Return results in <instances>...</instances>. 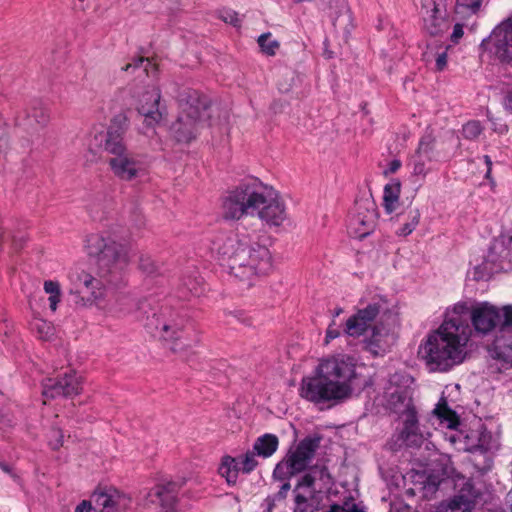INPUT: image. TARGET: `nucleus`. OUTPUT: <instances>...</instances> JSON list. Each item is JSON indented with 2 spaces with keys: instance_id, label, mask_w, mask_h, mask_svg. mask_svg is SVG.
I'll return each instance as SVG.
<instances>
[{
  "instance_id": "obj_1",
  "label": "nucleus",
  "mask_w": 512,
  "mask_h": 512,
  "mask_svg": "<svg viewBox=\"0 0 512 512\" xmlns=\"http://www.w3.org/2000/svg\"><path fill=\"white\" fill-rule=\"evenodd\" d=\"M86 249L97 259V277L84 270L71 273L69 278L74 288L70 294L78 308L95 307L102 312L106 305V284L117 285L123 280L132 248L108 233H96L87 237Z\"/></svg>"
},
{
  "instance_id": "obj_2",
  "label": "nucleus",
  "mask_w": 512,
  "mask_h": 512,
  "mask_svg": "<svg viewBox=\"0 0 512 512\" xmlns=\"http://www.w3.org/2000/svg\"><path fill=\"white\" fill-rule=\"evenodd\" d=\"M365 385L353 357L338 354L323 358L301 379L299 395L315 405L334 406L350 398L357 386Z\"/></svg>"
},
{
  "instance_id": "obj_3",
  "label": "nucleus",
  "mask_w": 512,
  "mask_h": 512,
  "mask_svg": "<svg viewBox=\"0 0 512 512\" xmlns=\"http://www.w3.org/2000/svg\"><path fill=\"white\" fill-rule=\"evenodd\" d=\"M212 251L228 274L246 287L253 286L274 268L272 253L259 237L231 233L213 242Z\"/></svg>"
},
{
  "instance_id": "obj_4",
  "label": "nucleus",
  "mask_w": 512,
  "mask_h": 512,
  "mask_svg": "<svg viewBox=\"0 0 512 512\" xmlns=\"http://www.w3.org/2000/svg\"><path fill=\"white\" fill-rule=\"evenodd\" d=\"M221 210L227 220L251 216L270 227H278L286 219V207L280 193L257 179L228 191L222 198Z\"/></svg>"
},
{
  "instance_id": "obj_5",
  "label": "nucleus",
  "mask_w": 512,
  "mask_h": 512,
  "mask_svg": "<svg viewBox=\"0 0 512 512\" xmlns=\"http://www.w3.org/2000/svg\"><path fill=\"white\" fill-rule=\"evenodd\" d=\"M471 334L461 316H451L426 337L419 354L430 371L446 372L465 360Z\"/></svg>"
},
{
  "instance_id": "obj_6",
  "label": "nucleus",
  "mask_w": 512,
  "mask_h": 512,
  "mask_svg": "<svg viewBox=\"0 0 512 512\" xmlns=\"http://www.w3.org/2000/svg\"><path fill=\"white\" fill-rule=\"evenodd\" d=\"M178 102L180 112L171 126V133L178 142L188 143L206 125H214L213 121L207 123L212 117L209 100L197 90L183 88L178 95Z\"/></svg>"
},
{
  "instance_id": "obj_7",
  "label": "nucleus",
  "mask_w": 512,
  "mask_h": 512,
  "mask_svg": "<svg viewBox=\"0 0 512 512\" xmlns=\"http://www.w3.org/2000/svg\"><path fill=\"white\" fill-rule=\"evenodd\" d=\"M389 320H395L388 299L380 294L369 293L364 295L355 314L350 316L345 323L344 333L350 337H359L375 324H382Z\"/></svg>"
},
{
  "instance_id": "obj_8",
  "label": "nucleus",
  "mask_w": 512,
  "mask_h": 512,
  "mask_svg": "<svg viewBox=\"0 0 512 512\" xmlns=\"http://www.w3.org/2000/svg\"><path fill=\"white\" fill-rule=\"evenodd\" d=\"M320 438L306 437L299 442L294 450H290L286 457L279 462L273 472L274 477L284 480L302 472L312 460Z\"/></svg>"
},
{
  "instance_id": "obj_9",
  "label": "nucleus",
  "mask_w": 512,
  "mask_h": 512,
  "mask_svg": "<svg viewBox=\"0 0 512 512\" xmlns=\"http://www.w3.org/2000/svg\"><path fill=\"white\" fill-rule=\"evenodd\" d=\"M377 219V205L373 198H358L348 217V233L354 238L363 239L374 231Z\"/></svg>"
},
{
  "instance_id": "obj_10",
  "label": "nucleus",
  "mask_w": 512,
  "mask_h": 512,
  "mask_svg": "<svg viewBox=\"0 0 512 512\" xmlns=\"http://www.w3.org/2000/svg\"><path fill=\"white\" fill-rule=\"evenodd\" d=\"M107 162L113 175L121 181H135L147 174V165L142 156L128 149L110 156Z\"/></svg>"
},
{
  "instance_id": "obj_11",
  "label": "nucleus",
  "mask_w": 512,
  "mask_h": 512,
  "mask_svg": "<svg viewBox=\"0 0 512 512\" xmlns=\"http://www.w3.org/2000/svg\"><path fill=\"white\" fill-rule=\"evenodd\" d=\"M128 129V118L124 114L113 117L106 132H98L93 135L90 146L103 148L111 156L124 150L127 147L124 143V136Z\"/></svg>"
},
{
  "instance_id": "obj_12",
  "label": "nucleus",
  "mask_w": 512,
  "mask_h": 512,
  "mask_svg": "<svg viewBox=\"0 0 512 512\" xmlns=\"http://www.w3.org/2000/svg\"><path fill=\"white\" fill-rule=\"evenodd\" d=\"M184 323L185 320L178 315L171 314L163 318L153 315L147 327L155 336L165 341L172 351L177 352L183 348V345H179L177 341L182 339Z\"/></svg>"
},
{
  "instance_id": "obj_13",
  "label": "nucleus",
  "mask_w": 512,
  "mask_h": 512,
  "mask_svg": "<svg viewBox=\"0 0 512 512\" xmlns=\"http://www.w3.org/2000/svg\"><path fill=\"white\" fill-rule=\"evenodd\" d=\"M423 29L432 36H437L449 28L445 0H419Z\"/></svg>"
},
{
  "instance_id": "obj_14",
  "label": "nucleus",
  "mask_w": 512,
  "mask_h": 512,
  "mask_svg": "<svg viewBox=\"0 0 512 512\" xmlns=\"http://www.w3.org/2000/svg\"><path fill=\"white\" fill-rule=\"evenodd\" d=\"M503 321L490 348L493 358L512 366V305L502 307Z\"/></svg>"
},
{
  "instance_id": "obj_15",
  "label": "nucleus",
  "mask_w": 512,
  "mask_h": 512,
  "mask_svg": "<svg viewBox=\"0 0 512 512\" xmlns=\"http://www.w3.org/2000/svg\"><path fill=\"white\" fill-rule=\"evenodd\" d=\"M160 99L161 92L156 84L149 85L138 95L136 109L144 117V122L148 127H154L163 120L164 114L160 107Z\"/></svg>"
},
{
  "instance_id": "obj_16",
  "label": "nucleus",
  "mask_w": 512,
  "mask_h": 512,
  "mask_svg": "<svg viewBox=\"0 0 512 512\" xmlns=\"http://www.w3.org/2000/svg\"><path fill=\"white\" fill-rule=\"evenodd\" d=\"M488 43L500 62L512 65V14L492 30Z\"/></svg>"
},
{
  "instance_id": "obj_17",
  "label": "nucleus",
  "mask_w": 512,
  "mask_h": 512,
  "mask_svg": "<svg viewBox=\"0 0 512 512\" xmlns=\"http://www.w3.org/2000/svg\"><path fill=\"white\" fill-rule=\"evenodd\" d=\"M94 512H118L131 505V498L116 488L99 489L91 496Z\"/></svg>"
},
{
  "instance_id": "obj_18",
  "label": "nucleus",
  "mask_w": 512,
  "mask_h": 512,
  "mask_svg": "<svg viewBox=\"0 0 512 512\" xmlns=\"http://www.w3.org/2000/svg\"><path fill=\"white\" fill-rule=\"evenodd\" d=\"M81 391V377L76 372L65 373L61 378H48L43 382L42 394L46 399L70 397Z\"/></svg>"
},
{
  "instance_id": "obj_19",
  "label": "nucleus",
  "mask_w": 512,
  "mask_h": 512,
  "mask_svg": "<svg viewBox=\"0 0 512 512\" xmlns=\"http://www.w3.org/2000/svg\"><path fill=\"white\" fill-rule=\"evenodd\" d=\"M503 317L502 309L489 302L476 303L470 312V318L475 331L482 335L489 334Z\"/></svg>"
},
{
  "instance_id": "obj_20",
  "label": "nucleus",
  "mask_w": 512,
  "mask_h": 512,
  "mask_svg": "<svg viewBox=\"0 0 512 512\" xmlns=\"http://www.w3.org/2000/svg\"><path fill=\"white\" fill-rule=\"evenodd\" d=\"M320 473L323 475L324 470H313L305 474L298 482L294 489V512H314L316 509L315 499V474Z\"/></svg>"
},
{
  "instance_id": "obj_21",
  "label": "nucleus",
  "mask_w": 512,
  "mask_h": 512,
  "mask_svg": "<svg viewBox=\"0 0 512 512\" xmlns=\"http://www.w3.org/2000/svg\"><path fill=\"white\" fill-rule=\"evenodd\" d=\"M478 493L472 482L467 480L459 491L449 500L442 502L435 512H472Z\"/></svg>"
},
{
  "instance_id": "obj_22",
  "label": "nucleus",
  "mask_w": 512,
  "mask_h": 512,
  "mask_svg": "<svg viewBox=\"0 0 512 512\" xmlns=\"http://www.w3.org/2000/svg\"><path fill=\"white\" fill-rule=\"evenodd\" d=\"M401 410L397 406L394 408L396 413L401 414L404 427L401 431V439L408 446H420L423 442V435L418 432L417 416L415 408L410 399H403Z\"/></svg>"
},
{
  "instance_id": "obj_23",
  "label": "nucleus",
  "mask_w": 512,
  "mask_h": 512,
  "mask_svg": "<svg viewBox=\"0 0 512 512\" xmlns=\"http://www.w3.org/2000/svg\"><path fill=\"white\" fill-rule=\"evenodd\" d=\"M182 483L169 481L156 485L148 493V500L151 503L159 504L161 512H178L176 509L177 494Z\"/></svg>"
},
{
  "instance_id": "obj_24",
  "label": "nucleus",
  "mask_w": 512,
  "mask_h": 512,
  "mask_svg": "<svg viewBox=\"0 0 512 512\" xmlns=\"http://www.w3.org/2000/svg\"><path fill=\"white\" fill-rule=\"evenodd\" d=\"M371 335L364 341L365 349L374 356H382L387 353L395 343V335L384 325L375 324Z\"/></svg>"
},
{
  "instance_id": "obj_25",
  "label": "nucleus",
  "mask_w": 512,
  "mask_h": 512,
  "mask_svg": "<svg viewBox=\"0 0 512 512\" xmlns=\"http://www.w3.org/2000/svg\"><path fill=\"white\" fill-rule=\"evenodd\" d=\"M434 142L435 140L430 134H426L420 139L418 149L412 158L414 175L426 176L430 170L428 164L437 159Z\"/></svg>"
},
{
  "instance_id": "obj_26",
  "label": "nucleus",
  "mask_w": 512,
  "mask_h": 512,
  "mask_svg": "<svg viewBox=\"0 0 512 512\" xmlns=\"http://www.w3.org/2000/svg\"><path fill=\"white\" fill-rule=\"evenodd\" d=\"M139 301L130 295H119L113 304L105 305L102 313L105 315L122 318L132 315L139 308Z\"/></svg>"
},
{
  "instance_id": "obj_27",
  "label": "nucleus",
  "mask_w": 512,
  "mask_h": 512,
  "mask_svg": "<svg viewBox=\"0 0 512 512\" xmlns=\"http://www.w3.org/2000/svg\"><path fill=\"white\" fill-rule=\"evenodd\" d=\"M23 116V120H21L20 117L17 118V124L27 127L45 126L50 119L48 110L41 103H35L29 106L23 112Z\"/></svg>"
},
{
  "instance_id": "obj_28",
  "label": "nucleus",
  "mask_w": 512,
  "mask_h": 512,
  "mask_svg": "<svg viewBox=\"0 0 512 512\" xmlns=\"http://www.w3.org/2000/svg\"><path fill=\"white\" fill-rule=\"evenodd\" d=\"M432 416L443 428L456 429L459 425L458 415L448 406L447 400L444 396L439 399L432 411Z\"/></svg>"
},
{
  "instance_id": "obj_29",
  "label": "nucleus",
  "mask_w": 512,
  "mask_h": 512,
  "mask_svg": "<svg viewBox=\"0 0 512 512\" xmlns=\"http://www.w3.org/2000/svg\"><path fill=\"white\" fill-rule=\"evenodd\" d=\"M421 218L420 210L409 206L403 213L397 215V220L402 222L395 230L398 237H407L419 225Z\"/></svg>"
},
{
  "instance_id": "obj_30",
  "label": "nucleus",
  "mask_w": 512,
  "mask_h": 512,
  "mask_svg": "<svg viewBox=\"0 0 512 512\" xmlns=\"http://www.w3.org/2000/svg\"><path fill=\"white\" fill-rule=\"evenodd\" d=\"M401 194V182L399 179H391L383 189V207L386 213L392 214L399 208Z\"/></svg>"
},
{
  "instance_id": "obj_31",
  "label": "nucleus",
  "mask_w": 512,
  "mask_h": 512,
  "mask_svg": "<svg viewBox=\"0 0 512 512\" xmlns=\"http://www.w3.org/2000/svg\"><path fill=\"white\" fill-rule=\"evenodd\" d=\"M278 444L277 436L274 434H264L256 439L253 450L258 456L268 458L276 452Z\"/></svg>"
},
{
  "instance_id": "obj_32",
  "label": "nucleus",
  "mask_w": 512,
  "mask_h": 512,
  "mask_svg": "<svg viewBox=\"0 0 512 512\" xmlns=\"http://www.w3.org/2000/svg\"><path fill=\"white\" fill-rule=\"evenodd\" d=\"M241 468L236 457L224 456L219 466V474L224 477L229 485L237 482Z\"/></svg>"
},
{
  "instance_id": "obj_33",
  "label": "nucleus",
  "mask_w": 512,
  "mask_h": 512,
  "mask_svg": "<svg viewBox=\"0 0 512 512\" xmlns=\"http://www.w3.org/2000/svg\"><path fill=\"white\" fill-rule=\"evenodd\" d=\"M500 264H495L493 251L489 252L488 258L480 265H475L470 271L473 278L477 281L488 279L493 273L501 269Z\"/></svg>"
},
{
  "instance_id": "obj_34",
  "label": "nucleus",
  "mask_w": 512,
  "mask_h": 512,
  "mask_svg": "<svg viewBox=\"0 0 512 512\" xmlns=\"http://www.w3.org/2000/svg\"><path fill=\"white\" fill-rule=\"evenodd\" d=\"M179 287L182 291L183 297H186L189 294L199 296L203 292L202 279L198 277L196 273L183 276Z\"/></svg>"
},
{
  "instance_id": "obj_35",
  "label": "nucleus",
  "mask_w": 512,
  "mask_h": 512,
  "mask_svg": "<svg viewBox=\"0 0 512 512\" xmlns=\"http://www.w3.org/2000/svg\"><path fill=\"white\" fill-rule=\"evenodd\" d=\"M44 292L48 295L49 308L52 312H56L58 304L62 300V291L59 282L54 280H46L43 284Z\"/></svg>"
},
{
  "instance_id": "obj_36",
  "label": "nucleus",
  "mask_w": 512,
  "mask_h": 512,
  "mask_svg": "<svg viewBox=\"0 0 512 512\" xmlns=\"http://www.w3.org/2000/svg\"><path fill=\"white\" fill-rule=\"evenodd\" d=\"M31 329L42 340H50L54 335V326L51 322L35 317L31 322Z\"/></svg>"
},
{
  "instance_id": "obj_37",
  "label": "nucleus",
  "mask_w": 512,
  "mask_h": 512,
  "mask_svg": "<svg viewBox=\"0 0 512 512\" xmlns=\"http://www.w3.org/2000/svg\"><path fill=\"white\" fill-rule=\"evenodd\" d=\"M257 42L261 48L262 53L267 56H274L280 47L279 42L275 39H272L271 33L261 34L258 37Z\"/></svg>"
},
{
  "instance_id": "obj_38",
  "label": "nucleus",
  "mask_w": 512,
  "mask_h": 512,
  "mask_svg": "<svg viewBox=\"0 0 512 512\" xmlns=\"http://www.w3.org/2000/svg\"><path fill=\"white\" fill-rule=\"evenodd\" d=\"M483 0H457L456 1V12L458 14H476Z\"/></svg>"
},
{
  "instance_id": "obj_39",
  "label": "nucleus",
  "mask_w": 512,
  "mask_h": 512,
  "mask_svg": "<svg viewBox=\"0 0 512 512\" xmlns=\"http://www.w3.org/2000/svg\"><path fill=\"white\" fill-rule=\"evenodd\" d=\"M256 455V452L253 450L236 457L238 464L241 468V472L250 473L256 468V466L258 465V462L255 457Z\"/></svg>"
},
{
  "instance_id": "obj_40",
  "label": "nucleus",
  "mask_w": 512,
  "mask_h": 512,
  "mask_svg": "<svg viewBox=\"0 0 512 512\" xmlns=\"http://www.w3.org/2000/svg\"><path fill=\"white\" fill-rule=\"evenodd\" d=\"M482 126L479 121L473 120L467 122L462 129L463 136L466 139H475L482 133Z\"/></svg>"
},
{
  "instance_id": "obj_41",
  "label": "nucleus",
  "mask_w": 512,
  "mask_h": 512,
  "mask_svg": "<svg viewBox=\"0 0 512 512\" xmlns=\"http://www.w3.org/2000/svg\"><path fill=\"white\" fill-rule=\"evenodd\" d=\"M139 268L147 275H153L158 271V265L147 255L140 257Z\"/></svg>"
},
{
  "instance_id": "obj_42",
  "label": "nucleus",
  "mask_w": 512,
  "mask_h": 512,
  "mask_svg": "<svg viewBox=\"0 0 512 512\" xmlns=\"http://www.w3.org/2000/svg\"><path fill=\"white\" fill-rule=\"evenodd\" d=\"M63 433L58 428H53L48 435V444L53 450H58L63 446Z\"/></svg>"
},
{
  "instance_id": "obj_43",
  "label": "nucleus",
  "mask_w": 512,
  "mask_h": 512,
  "mask_svg": "<svg viewBox=\"0 0 512 512\" xmlns=\"http://www.w3.org/2000/svg\"><path fill=\"white\" fill-rule=\"evenodd\" d=\"M220 18L225 23H229L233 26H238L240 24L238 13L230 9L220 11Z\"/></svg>"
},
{
  "instance_id": "obj_44",
  "label": "nucleus",
  "mask_w": 512,
  "mask_h": 512,
  "mask_svg": "<svg viewBox=\"0 0 512 512\" xmlns=\"http://www.w3.org/2000/svg\"><path fill=\"white\" fill-rule=\"evenodd\" d=\"M143 63H146L145 68H144L146 72H148V67H153V65L149 61V59L138 58V59L134 60L133 62L128 63L125 66H123L122 70L123 71H129L130 69L138 68Z\"/></svg>"
},
{
  "instance_id": "obj_45",
  "label": "nucleus",
  "mask_w": 512,
  "mask_h": 512,
  "mask_svg": "<svg viewBox=\"0 0 512 512\" xmlns=\"http://www.w3.org/2000/svg\"><path fill=\"white\" fill-rule=\"evenodd\" d=\"M402 166V163L400 160L398 159H393L392 161H390L387 165V167L383 170V175L385 177L391 175V174H394L396 173Z\"/></svg>"
},
{
  "instance_id": "obj_46",
  "label": "nucleus",
  "mask_w": 512,
  "mask_h": 512,
  "mask_svg": "<svg viewBox=\"0 0 512 512\" xmlns=\"http://www.w3.org/2000/svg\"><path fill=\"white\" fill-rule=\"evenodd\" d=\"M488 119L491 121L493 125V130L499 134H503L507 131V126L505 123H503L500 119L493 118L492 116L488 115Z\"/></svg>"
},
{
  "instance_id": "obj_47",
  "label": "nucleus",
  "mask_w": 512,
  "mask_h": 512,
  "mask_svg": "<svg viewBox=\"0 0 512 512\" xmlns=\"http://www.w3.org/2000/svg\"><path fill=\"white\" fill-rule=\"evenodd\" d=\"M340 336V329L336 327L335 322L333 321L327 328L326 331V343L330 340L335 339Z\"/></svg>"
},
{
  "instance_id": "obj_48",
  "label": "nucleus",
  "mask_w": 512,
  "mask_h": 512,
  "mask_svg": "<svg viewBox=\"0 0 512 512\" xmlns=\"http://www.w3.org/2000/svg\"><path fill=\"white\" fill-rule=\"evenodd\" d=\"M74 512H94L91 500L81 501L75 508Z\"/></svg>"
},
{
  "instance_id": "obj_49",
  "label": "nucleus",
  "mask_w": 512,
  "mask_h": 512,
  "mask_svg": "<svg viewBox=\"0 0 512 512\" xmlns=\"http://www.w3.org/2000/svg\"><path fill=\"white\" fill-rule=\"evenodd\" d=\"M463 36V27L461 24H456L453 28V32L451 34V40L454 43H457L458 40Z\"/></svg>"
},
{
  "instance_id": "obj_50",
  "label": "nucleus",
  "mask_w": 512,
  "mask_h": 512,
  "mask_svg": "<svg viewBox=\"0 0 512 512\" xmlns=\"http://www.w3.org/2000/svg\"><path fill=\"white\" fill-rule=\"evenodd\" d=\"M447 64V54L445 52L438 54L436 58V67L438 70H443Z\"/></svg>"
},
{
  "instance_id": "obj_51",
  "label": "nucleus",
  "mask_w": 512,
  "mask_h": 512,
  "mask_svg": "<svg viewBox=\"0 0 512 512\" xmlns=\"http://www.w3.org/2000/svg\"><path fill=\"white\" fill-rule=\"evenodd\" d=\"M290 489V484L289 483H284L282 486H281V489L279 491V496L280 497H285L286 496V493L288 492V490Z\"/></svg>"
},
{
  "instance_id": "obj_52",
  "label": "nucleus",
  "mask_w": 512,
  "mask_h": 512,
  "mask_svg": "<svg viewBox=\"0 0 512 512\" xmlns=\"http://www.w3.org/2000/svg\"><path fill=\"white\" fill-rule=\"evenodd\" d=\"M505 107L510 113H512V94L506 97Z\"/></svg>"
},
{
  "instance_id": "obj_53",
  "label": "nucleus",
  "mask_w": 512,
  "mask_h": 512,
  "mask_svg": "<svg viewBox=\"0 0 512 512\" xmlns=\"http://www.w3.org/2000/svg\"><path fill=\"white\" fill-rule=\"evenodd\" d=\"M0 467L1 469L10 474L14 479H16V475L11 471V469L9 468V466H7L6 464H3V463H0Z\"/></svg>"
},
{
  "instance_id": "obj_54",
  "label": "nucleus",
  "mask_w": 512,
  "mask_h": 512,
  "mask_svg": "<svg viewBox=\"0 0 512 512\" xmlns=\"http://www.w3.org/2000/svg\"><path fill=\"white\" fill-rule=\"evenodd\" d=\"M423 489L429 492H435L437 490V485L435 483H428L423 487Z\"/></svg>"
},
{
  "instance_id": "obj_55",
  "label": "nucleus",
  "mask_w": 512,
  "mask_h": 512,
  "mask_svg": "<svg viewBox=\"0 0 512 512\" xmlns=\"http://www.w3.org/2000/svg\"><path fill=\"white\" fill-rule=\"evenodd\" d=\"M484 159H485V162L488 165V167H490L491 166L490 158L488 156H485ZM489 173H490V168H488V171H487V174H489Z\"/></svg>"
},
{
  "instance_id": "obj_56",
  "label": "nucleus",
  "mask_w": 512,
  "mask_h": 512,
  "mask_svg": "<svg viewBox=\"0 0 512 512\" xmlns=\"http://www.w3.org/2000/svg\"><path fill=\"white\" fill-rule=\"evenodd\" d=\"M342 312H343V309H342V308H337V309H335V311H334V313H333V316H334V317H337V316H339Z\"/></svg>"
},
{
  "instance_id": "obj_57",
  "label": "nucleus",
  "mask_w": 512,
  "mask_h": 512,
  "mask_svg": "<svg viewBox=\"0 0 512 512\" xmlns=\"http://www.w3.org/2000/svg\"><path fill=\"white\" fill-rule=\"evenodd\" d=\"M508 498L510 500L509 510H510V512H512V494L511 493L508 494Z\"/></svg>"
},
{
  "instance_id": "obj_58",
  "label": "nucleus",
  "mask_w": 512,
  "mask_h": 512,
  "mask_svg": "<svg viewBox=\"0 0 512 512\" xmlns=\"http://www.w3.org/2000/svg\"><path fill=\"white\" fill-rule=\"evenodd\" d=\"M4 126H5V123H4L3 119L0 117V130H3Z\"/></svg>"
}]
</instances>
